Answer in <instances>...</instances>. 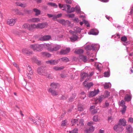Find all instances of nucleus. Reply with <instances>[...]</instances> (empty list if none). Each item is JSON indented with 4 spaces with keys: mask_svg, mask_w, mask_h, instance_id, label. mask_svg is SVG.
<instances>
[{
    "mask_svg": "<svg viewBox=\"0 0 133 133\" xmlns=\"http://www.w3.org/2000/svg\"><path fill=\"white\" fill-rule=\"evenodd\" d=\"M128 122H129L131 123H133V118L130 117L129 118V119L128 120Z\"/></svg>",
    "mask_w": 133,
    "mask_h": 133,
    "instance_id": "63",
    "label": "nucleus"
},
{
    "mask_svg": "<svg viewBox=\"0 0 133 133\" xmlns=\"http://www.w3.org/2000/svg\"><path fill=\"white\" fill-rule=\"evenodd\" d=\"M81 96H80V98L81 99H84L86 97L85 94L84 92H81Z\"/></svg>",
    "mask_w": 133,
    "mask_h": 133,
    "instance_id": "38",
    "label": "nucleus"
},
{
    "mask_svg": "<svg viewBox=\"0 0 133 133\" xmlns=\"http://www.w3.org/2000/svg\"><path fill=\"white\" fill-rule=\"evenodd\" d=\"M42 54L43 55H45L48 57H50L51 55L50 54L46 52H42Z\"/></svg>",
    "mask_w": 133,
    "mask_h": 133,
    "instance_id": "47",
    "label": "nucleus"
},
{
    "mask_svg": "<svg viewBox=\"0 0 133 133\" xmlns=\"http://www.w3.org/2000/svg\"><path fill=\"white\" fill-rule=\"evenodd\" d=\"M37 26L35 24H29V28H28V30L30 31H32L34 29L36 28Z\"/></svg>",
    "mask_w": 133,
    "mask_h": 133,
    "instance_id": "21",
    "label": "nucleus"
},
{
    "mask_svg": "<svg viewBox=\"0 0 133 133\" xmlns=\"http://www.w3.org/2000/svg\"><path fill=\"white\" fill-rule=\"evenodd\" d=\"M131 99V97L130 95H126L124 98V100L125 101L128 102L130 101Z\"/></svg>",
    "mask_w": 133,
    "mask_h": 133,
    "instance_id": "31",
    "label": "nucleus"
},
{
    "mask_svg": "<svg viewBox=\"0 0 133 133\" xmlns=\"http://www.w3.org/2000/svg\"><path fill=\"white\" fill-rule=\"evenodd\" d=\"M114 129L115 131L117 132H120L122 131L123 129V127L120 125H119L117 124L115 125L114 127Z\"/></svg>",
    "mask_w": 133,
    "mask_h": 133,
    "instance_id": "2",
    "label": "nucleus"
},
{
    "mask_svg": "<svg viewBox=\"0 0 133 133\" xmlns=\"http://www.w3.org/2000/svg\"><path fill=\"white\" fill-rule=\"evenodd\" d=\"M33 11L36 13L35 15L36 16L40 14V11L37 9H34Z\"/></svg>",
    "mask_w": 133,
    "mask_h": 133,
    "instance_id": "32",
    "label": "nucleus"
},
{
    "mask_svg": "<svg viewBox=\"0 0 133 133\" xmlns=\"http://www.w3.org/2000/svg\"><path fill=\"white\" fill-rule=\"evenodd\" d=\"M29 24L28 23H25L22 26V28H23L27 29L28 30Z\"/></svg>",
    "mask_w": 133,
    "mask_h": 133,
    "instance_id": "42",
    "label": "nucleus"
},
{
    "mask_svg": "<svg viewBox=\"0 0 133 133\" xmlns=\"http://www.w3.org/2000/svg\"><path fill=\"white\" fill-rule=\"evenodd\" d=\"M109 87V84L108 83H106L104 85V87L105 89H108Z\"/></svg>",
    "mask_w": 133,
    "mask_h": 133,
    "instance_id": "57",
    "label": "nucleus"
},
{
    "mask_svg": "<svg viewBox=\"0 0 133 133\" xmlns=\"http://www.w3.org/2000/svg\"><path fill=\"white\" fill-rule=\"evenodd\" d=\"M94 129V127L92 126H90L84 130L85 133H90L93 132Z\"/></svg>",
    "mask_w": 133,
    "mask_h": 133,
    "instance_id": "8",
    "label": "nucleus"
},
{
    "mask_svg": "<svg viewBox=\"0 0 133 133\" xmlns=\"http://www.w3.org/2000/svg\"><path fill=\"white\" fill-rule=\"evenodd\" d=\"M58 83L53 82L50 84V86L52 88L54 89H56L58 88Z\"/></svg>",
    "mask_w": 133,
    "mask_h": 133,
    "instance_id": "23",
    "label": "nucleus"
},
{
    "mask_svg": "<svg viewBox=\"0 0 133 133\" xmlns=\"http://www.w3.org/2000/svg\"><path fill=\"white\" fill-rule=\"evenodd\" d=\"M77 125L78 127L79 126V127L82 128L84 125L83 120L82 119H81L79 121L78 124H77Z\"/></svg>",
    "mask_w": 133,
    "mask_h": 133,
    "instance_id": "19",
    "label": "nucleus"
},
{
    "mask_svg": "<svg viewBox=\"0 0 133 133\" xmlns=\"http://www.w3.org/2000/svg\"><path fill=\"white\" fill-rule=\"evenodd\" d=\"M60 59H61L62 61L65 62H67L69 61V59L66 57H64L61 58Z\"/></svg>",
    "mask_w": 133,
    "mask_h": 133,
    "instance_id": "35",
    "label": "nucleus"
},
{
    "mask_svg": "<svg viewBox=\"0 0 133 133\" xmlns=\"http://www.w3.org/2000/svg\"><path fill=\"white\" fill-rule=\"evenodd\" d=\"M30 48L34 50L40 52L43 50L42 46L41 45L34 44L30 45Z\"/></svg>",
    "mask_w": 133,
    "mask_h": 133,
    "instance_id": "1",
    "label": "nucleus"
},
{
    "mask_svg": "<svg viewBox=\"0 0 133 133\" xmlns=\"http://www.w3.org/2000/svg\"><path fill=\"white\" fill-rule=\"evenodd\" d=\"M68 16L70 18H73L75 16V15L74 14H68Z\"/></svg>",
    "mask_w": 133,
    "mask_h": 133,
    "instance_id": "62",
    "label": "nucleus"
},
{
    "mask_svg": "<svg viewBox=\"0 0 133 133\" xmlns=\"http://www.w3.org/2000/svg\"><path fill=\"white\" fill-rule=\"evenodd\" d=\"M44 75L46 76V77L48 78H50V75L48 74L46 72H45Z\"/></svg>",
    "mask_w": 133,
    "mask_h": 133,
    "instance_id": "60",
    "label": "nucleus"
},
{
    "mask_svg": "<svg viewBox=\"0 0 133 133\" xmlns=\"http://www.w3.org/2000/svg\"><path fill=\"white\" fill-rule=\"evenodd\" d=\"M47 4L55 8H57L58 7V5L56 3H48Z\"/></svg>",
    "mask_w": 133,
    "mask_h": 133,
    "instance_id": "33",
    "label": "nucleus"
},
{
    "mask_svg": "<svg viewBox=\"0 0 133 133\" xmlns=\"http://www.w3.org/2000/svg\"><path fill=\"white\" fill-rule=\"evenodd\" d=\"M33 61L36 63L38 65H40L41 63L40 61L38 60L37 58L35 57H33L32 58Z\"/></svg>",
    "mask_w": 133,
    "mask_h": 133,
    "instance_id": "24",
    "label": "nucleus"
},
{
    "mask_svg": "<svg viewBox=\"0 0 133 133\" xmlns=\"http://www.w3.org/2000/svg\"><path fill=\"white\" fill-rule=\"evenodd\" d=\"M78 121V120L77 119H76L72 120L71 121L72 123L73 124L72 126L73 125H74V124L76 123Z\"/></svg>",
    "mask_w": 133,
    "mask_h": 133,
    "instance_id": "51",
    "label": "nucleus"
},
{
    "mask_svg": "<svg viewBox=\"0 0 133 133\" xmlns=\"http://www.w3.org/2000/svg\"><path fill=\"white\" fill-rule=\"evenodd\" d=\"M104 98V96L103 95H102L100 96H99L98 98L97 99V100L100 102H101Z\"/></svg>",
    "mask_w": 133,
    "mask_h": 133,
    "instance_id": "37",
    "label": "nucleus"
},
{
    "mask_svg": "<svg viewBox=\"0 0 133 133\" xmlns=\"http://www.w3.org/2000/svg\"><path fill=\"white\" fill-rule=\"evenodd\" d=\"M75 10V8L72 7L71 8V9L69 11H67V12L68 13H71L72 12L74 11Z\"/></svg>",
    "mask_w": 133,
    "mask_h": 133,
    "instance_id": "44",
    "label": "nucleus"
},
{
    "mask_svg": "<svg viewBox=\"0 0 133 133\" xmlns=\"http://www.w3.org/2000/svg\"><path fill=\"white\" fill-rule=\"evenodd\" d=\"M78 38V37L77 36L74 35H73L71 37H70L71 41L72 42L76 41Z\"/></svg>",
    "mask_w": 133,
    "mask_h": 133,
    "instance_id": "18",
    "label": "nucleus"
},
{
    "mask_svg": "<svg viewBox=\"0 0 133 133\" xmlns=\"http://www.w3.org/2000/svg\"><path fill=\"white\" fill-rule=\"evenodd\" d=\"M29 118L30 120L31 121L33 122L34 124L36 125H38V123L37 122V121L36 120L31 118L29 117Z\"/></svg>",
    "mask_w": 133,
    "mask_h": 133,
    "instance_id": "49",
    "label": "nucleus"
},
{
    "mask_svg": "<svg viewBox=\"0 0 133 133\" xmlns=\"http://www.w3.org/2000/svg\"><path fill=\"white\" fill-rule=\"evenodd\" d=\"M80 59H81L84 62H86L87 60V57L83 55H81L79 57Z\"/></svg>",
    "mask_w": 133,
    "mask_h": 133,
    "instance_id": "26",
    "label": "nucleus"
},
{
    "mask_svg": "<svg viewBox=\"0 0 133 133\" xmlns=\"http://www.w3.org/2000/svg\"><path fill=\"white\" fill-rule=\"evenodd\" d=\"M110 92L108 91H105V92L104 95H103L104 97V98H106L108 97L110 95Z\"/></svg>",
    "mask_w": 133,
    "mask_h": 133,
    "instance_id": "36",
    "label": "nucleus"
},
{
    "mask_svg": "<svg viewBox=\"0 0 133 133\" xmlns=\"http://www.w3.org/2000/svg\"><path fill=\"white\" fill-rule=\"evenodd\" d=\"M93 120L94 121L96 122L98 121V117L97 116H94L93 118Z\"/></svg>",
    "mask_w": 133,
    "mask_h": 133,
    "instance_id": "53",
    "label": "nucleus"
},
{
    "mask_svg": "<svg viewBox=\"0 0 133 133\" xmlns=\"http://www.w3.org/2000/svg\"><path fill=\"white\" fill-rule=\"evenodd\" d=\"M126 129L128 133H131L132 131V128L130 125H129L126 127Z\"/></svg>",
    "mask_w": 133,
    "mask_h": 133,
    "instance_id": "28",
    "label": "nucleus"
},
{
    "mask_svg": "<svg viewBox=\"0 0 133 133\" xmlns=\"http://www.w3.org/2000/svg\"><path fill=\"white\" fill-rule=\"evenodd\" d=\"M58 62V60H51L48 61H46V63L48 64H49L50 65H55L57 64Z\"/></svg>",
    "mask_w": 133,
    "mask_h": 133,
    "instance_id": "7",
    "label": "nucleus"
},
{
    "mask_svg": "<svg viewBox=\"0 0 133 133\" xmlns=\"http://www.w3.org/2000/svg\"><path fill=\"white\" fill-rule=\"evenodd\" d=\"M19 6L23 8H25L26 6V4L21 3L20 5H19Z\"/></svg>",
    "mask_w": 133,
    "mask_h": 133,
    "instance_id": "61",
    "label": "nucleus"
},
{
    "mask_svg": "<svg viewBox=\"0 0 133 133\" xmlns=\"http://www.w3.org/2000/svg\"><path fill=\"white\" fill-rule=\"evenodd\" d=\"M121 39L123 42H125L127 40V38L125 36H123L121 37Z\"/></svg>",
    "mask_w": 133,
    "mask_h": 133,
    "instance_id": "48",
    "label": "nucleus"
},
{
    "mask_svg": "<svg viewBox=\"0 0 133 133\" xmlns=\"http://www.w3.org/2000/svg\"><path fill=\"white\" fill-rule=\"evenodd\" d=\"M80 76L81 77L80 80L81 82H82L83 81L84 78L89 76L88 75L87 73L84 72H82L80 75Z\"/></svg>",
    "mask_w": 133,
    "mask_h": 133,
    "instance_id": "9",
    "label": "nucleus"
},
{
    "mask_svg": "<svg viewBox=\"0 0 133 133\" xmlns=\"http://www.w3.org/2000/svg\"><path fill=\"white\" fill-rule=\"evenodd\" d=\"M90 34L94 35H97L98 33V31L96 29H91L89 32Z\"/></svg>",
    "mask_w": 133,
    "mask_h": 133,
    "instance_id": "16",
    "label": "nucleus"
},
{
    "mask_svg": "<svg viewBox=\"0 0 133 133\" xmlns=\"http://www.w3.org/2000/svg\"><path fill=\"white\" fill-rule=\"evenodd\" d=\"M40 21V20L38 18H33L29 20V22H39Z\"/></svg>",
    "mask_w": 133,
    "mask_h": 133,
    "instance_id": "25",
    "label": "nucleus"
},
{
    "mask_svg": "<svg viewBox=\"0 0 133 133\" xmlns=\"http://www.w3.org/2000/svg\"><path fill=\"white\" fill-rule=\"evenodd\" d=\"M70 50V48H68L66 49L61 50L60 51V54L61 55H65L69 52Z\"/></svg>",
    "mask_w": 133,
    "mask_h": 133,
    "instance_id": "11",
    "label": "nucleus"
},
{
    "mask_svg": "<svg viewBox=\"0 0 133 133\" xmlns=\"http://www.w3.org/2000/svg\"><path fill=\"white\" fill-rule=\"evenodd\" d=\"M27 73L28 72L30 74L32 73V69L29 66H28V67H27Z\"/></svg>",
    "mask_w": 133,
    "mask_h": 133,
    "instance_id": "40",
    "label": "nucleus"
},
{
    "mask_svg": "<svg viewBox=\"0 0 133 133\" xmlns=\"http://www.w3.org/2000/svg\"><path fill=\"white\" fill-rule=\"evenodd\" d=\"M49 92L51 93V95L53 96H56L58 95V92H56L55 90L52 89L51 88H50L48 90Z\"/></svg>",
    "mask_w": 133,
    "mask_h": 133,
    "instance_id": "13",
    "label": "nucleus"
},
{
    "mask_svg": "<svg viewBox=\"0 0 133 133\" xmlns=\"http://www.w3.org/2000/svg\"><path fill=\"white\" fill-rule=\"evenodd\" d=\"M76 96V94L74 93L72 94V96L68 100V102H72L74 100V99L75 98Z\"/></svg>",
    "mask_w": 133,
    "mask_h": 133,
    "instance_id": "20",
    "label": "nucleus"
},
{
    "mask_svg": "<svg viewBox=\"0 0 133 133\" xmlns=\"http://www.w3.org/2000/svg\"><path fill=\"white\" fill-rule=\"evenodd\" d=\"M81 29L79 27H77L76 28V32L80 33L81 32Z\"/></svg>",
    "mask_w": 133,
    "mask_h": 133,
    "instance_id": "54",
    "label": "nucleus"
},
{
    "mask_svg": "<svg viewBox=\"0 0 133 133\" xmlns=\"http://www.w3.org/2000/svg\"><path fill=\"white\" fill-rule=\"evenodd\" d=\"M109 105V103L106 102L105 103V105L104 106V108H107L108 107Z\"/></svg>",
    "mask_w": 133,
    "mask_h": 133,
    "instance_id": "59",
    "label": "nucleus"
},
{
    "mask_svg": "<svg viewBox=\"0 0 133 133\" xmlns=\"http://www.w3.org/2000/svg\"><path fill=\"white\" fill-rule=\"evenodd\" d=\"M104 76L105 77H108L109 76V72H105L104 73Z\"/></svg>",
    "mask_w": 133,
    "mask_h": 133,
    "instance_id": "55",
    "label": "nucleus"
},
{
    "mask_svg": "<svg viewBox=\"0 0 133 133\" xmlns=\"http://www.w3.org/2000/svg\"><path fill=\"white\" fill-rule=\"evenodd\" d=\"M64 67L63 66H61V67H59L57 66H55L53 68V69L55 71L60 70H61L63 69Z\"/></svg>",
    "mask_w": 133,
    "mask_h": 133,
    "instance_id": "30",
    "label": "nucleus"
},
{
    "mask_svg": "<svg viewBox=\"0 0 133 133\" xmlns=\"http://www.w3.org/2000/svg\"><path fill=\"white\" fill-rule=\"evenodd\" d=\"M124 104L125 102L123 100H122L119 104V105L123 107L124 105H124Z\"/></svg>",
    "mask_w": 133,
    "mask_h": 133,
    "instance_id": "52",
    "label": "nucleus"
},
{
    "mask_svg": "<svg viewBox=\"0 0 133 133\" xmlns=\"http://www.w3.org/2000/svg\"><path fill=\"white\" fill-rule=\"evenodd\" d=\"M57 21L59 23L63 25H65L66 24V22L64 19L58 20Z\"/></svg>",
    "mask_w": 133,
    "mask_h": 133,
    "instance_id": "34",
    "label": "nucleus"
},
{
    "mask_svg": "<svg viewBox=\"0 0 133 133\" xmlns=\"http://www.w3.org/2000/svg\"><path fill=\"white\" fill-rule=\"evenodd\" d=\"M97 112V110L96 109L93 110L92 111V114H96Z\"/></svg>",
    "mask_w": 133,
    "mask_h": 133,
    "instance_id": "64",
    "label": "nucleus"
},
{
    "mask_svg": "<svg viewBox=\"0 0 133 133\" xmlns=\"http://www.w3.org/2000/svg\"><path fill=\"white\" fill-rule=\"evenodd\" d=\"M93 83L91 82H89L87 83H86L85 84H83L85 87L88 89V90L89 89L90 87L93 85Z\"/></svg>",
    "mask_w": 133,
    "mask_h": 133,
    "instance_id": "22",
    "label": "nucleus"
},
{
    "mask_svg": "<svg viewBox=\"0 0 133 133\" xmlns=\"http://www.w3.org/2000/svg\"><path fill=\"white\" fill-rule=\"evenodd\" d=\"M33 85L30 83H26V88L28 91H30L32 89Z\"/></svg>",
    "mask_w": 133,
    "mask_h": 133,
    "instance_id": "17",
    "label": "nucleus"
},
{
    "mask_svg": "<svg viewBox=\"0 0 133 133\" xmlns=\"http://www.w3.org/2000/svg\"><path fill=\"white\" fill-rule=\"evenodd\" d=\"M67 123V121L66 120H64L62 121L61 125L62 127L65 126L66 125Z\"/></svg>",
    "mask_w": 133,
    "mask_h": 133,
    "instance_id": "45",
    "label": "nucleus"
},
{
    "mask_svg": "<svg viewBox=\"0 0 133 133\" xmlns=\"http://www.w3.org/2000/svg\"><path fill=\"white\" fill-rule=\"evenodd\" d=\"M22 52L23 54H26L27 55H29L32 54V51L25 48L23 49L22 50Z\"/></svg>",
    "mask_w": 133,
    "mask_h": 133,
    "instance_id": "12",
    "label": "nucleus"
},
{
    "mask_svg": "<svg viewBox=\"0 0 133 133\" xmlns=\"http://www.w3.org/2000/svg\"><path fill=\"white\" fill-rule=\"evenodd\" d=\"M16 20L15 19H8L7 21V24L10 25H13L16 22Z\"/></svg>",
    "mask_w": 133,
    "mask_h": 133,
    "instance_id": "14",
    "label": "nucleus"
},
{
    "mask_svg": "<svg viewBox=\"0 0 133 133\" xmlns=\"http://www.w3.org/2000/svg\"><path fill=\"white\" fill-rule=\"evenodd\" d=\"M51 37L49 35H44L39 38V40L41 41H45L50 39Z\"/></svg>",
    "mask_w": 133,
    "mask_h": 133,
    "instance_id": "10",
    "label": "nucleus"
},
{
    "mask_svg": "<svg viewBox=\"0 0 133 133\" xmlns=\"http://www.w3.org/2000/svg\"><path fill=\"white\" fill-rule=\"evenodd\" d=\"M123 108L122 109L121 112L122 114H124L126 108V107L125 105H124V106L122 107Z\"/></svg>",
    "mask_w": 133,
    "mask_h": 133,
    "instance_id": "41",
    "label": "nucleus"
},
{
    "mask_svg": "<svg viewBox=\"0 0 133 133\" xmlns=\"http://www.w3.org/2000/svg\"><path fill=\"white\" fill-rule=\"evenodd\" d=\"M67 97L65 96L64 95H62L60 99L63 100H65L67 99Z\"/></svg>",
    "mask_w": 133,
    "mask_h": 133,
    "instance_id": "58",
    "label": "nucleus"
},
{
    "mask_svg": "<svg viewBox=\"0 0 133 133\" xmlns=\"http://www.w3.org/2000/svg\"><path fill=\"white\" fill-rule=\"evenodd\" d=\"M86 48L87 50H95V49L94 48V47L91 45H88L87 46Z\"/></svg>",
    "mask_w": 133,
    "mask_h": 133,
    "instance_id": "27",
    "label": "nucleus"
},
{
    "mask_svg": "<svg viewBox=\"0 0 133 133\" xmlns=\"http://www.w3.org/2000/svg\"><path fill=\"white\" fill-rule=\"evenodd\" d=\"M99 92L98 89L97 90H95L94 91H90L89 94V96L90 97H92L98 94Z\"/></svg>",
    "mask_w": 133,
    "mask_h": 133,
    "instance_id": "5",
    "label": "nucleus"
},
{
    "mask_svg": "<svg viewBox=\"0 0 133 133\" xmlns=\"http://www.w3.org/2000/svg\"><path fill=\"white\" fill-rule=\"evenodd\" d=\"M33 74V73H32L31 74H30V73H29L28 72L27 73V75L28 77V78L29 79H31V77L32 76V75Z\"/></svg>",
    "mask_w": 133,
    "mask_h": 133,
    "instance_id": "50",
    "label": "nucleus"
},
{
    "mask_svg": "<svg viewBox=\"0 0 133 133\" xmlns=\"http://www.w3.org/2000/svg\"><path fill=\"white\" fill-rule=\"evenodd\" d=\"M78 129L76 128L72 130V133H78Z\"/></svg>",
    "mask_w": 133,
    "mask_h": 133,
    "instance_id": "56",
    "label": "nucleus"
},
{
    "mask_svg": "<svg viewBox=\"0 0 133 133\" xmlns=\"http://www.w3.org/2000/svg\"><path fill=\"white\" fill-rule=\"evenodd\" d=\"M83 22L86 25L87 27H89L90 26V25L88 22L85 19H83Z\"/></svg>",
    "mask_w": 133,
    "mask_h": 133,
    "instance_id": "43",
    "label": "nucleus"
},
{
    "mask_svg": "<svg viewBox=\"0 0 133 133\" xmlns=\"http://www.w3.org/2000/svg\"><path fill=\"white\" fill-rule=\"evenodd\" d=\"M75 9L76 11L78 13L80 12V8L79 6H76L75 7Z\"/></svg>",
    "mask_w": 133,
    "mask_h": 133,
    "instance_id": "46",
    "label": "nucleus"
},
{
    "mask_svg": "<svg viewBox=\"0 0 133 133\" xmlns=\"http://www.w3.org/2000/svg\"><path fill=\"white\" fill-rule=\"evenodd\" d=\"M61 48V45H57L54 46L52 48H49L48 49V50L50 52L56 51L58 50Z\"/></svg>",
    "mask_w": 133,
    "mask_h": 133,
    "instance_id": "3",
    "label": "nucleus"
},
{
    "mask_svg": "<svg viewBox=\"0 0 133 133\" xmlns=\"http://www.w3.org/2000/svg\"><path fill=\"white\" fill-rule=\"evenodd\" d=\"M37 72L38 73L39 75H44L46 72L44 69L43 67H41L38 68Z\"/></svg>",
    "mask_w": 133,
    "mask_h": 133,
    "instance_id": "4",
    "label": "nucleus"
},
{
    "mask_svg": "<svg viewBox=\"0 0 133 133\" xmlns=\"http://www.w3.org/2000/svg\"><path fill=\"white\" fill-rule=\"evenodd\" d=\"M47 25V23L46 22L39 23L36 25V28L42 29L44 28Z\"/></svg>",
    "mask_w": 133,
    "mask_h": 133,
    "instance_id": "6",
    "label": "nucleus"
},
{
    "mask_svg": "<svg viewBox=\"0 0 133 133\" xmlns=\"http://www.w3.org/2000/svg\"><path fill=\"white\" fill-rule=\"evenodd\" d=\"M15 12L16 13V14L18 15H23L24 14L21 12L19 11V10L17 9L15 10Z\"/></svg>",
    "mask_w": 133,
    "mask_h": 133,
    "instance_id": "39",
    "label": "nucleus"
},
{
    "mask_svg": "<svg viewBox=\"0 0 133 133\" xmlns=\"http://www.w3.org/2000/svg\"><path fill=\"white\" fill-rule=\"evenodd\" d=\"M83 50L81 49H79L75 50V53L77 54H82L83 53Z\"/></svg>",
    "mask_w": 133,
    "mask_h": 133,
    "instance_id": "29",
    "label": "nucleus"
},
{
    "mask_svg": "<svg viewBox=\"0 0 133 133\" xmlns=\"http://www.w3.org/2000/svg\"><path fill=\"white\" fill-rule=\"evenodd\" d=\"M126 121L125 119H123L119 120L118 124L121 126H125L126 125Z\"/></svg>",
    "mask_w": 133,
    "mask_h": 133,
    "instance_id": "15",
    "label": "nucleus"
}]
</instances>
